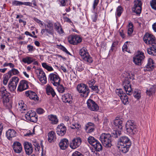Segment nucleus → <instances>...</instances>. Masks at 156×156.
Here are the masks:
<instances>
[{
  "instance_id": "13d9d810",
  "label": "nucleus",
  "mask_w": 156,
  "mask_h": 156,
  "mask_svg": "<svg viewBox=\"0 0 156 156\" xmlns=\"http://www.w3.org/2000/svg\"><path fill=\"white\" fill-rule=\"evenodd\" d=\"M116 94L120 97L121 95L122 96V94H125V93H123V91L122 89H117L116 90Z\"/></svg>"
},
{
  "instance_id": "4d7b16f0",
  "label": "nucleus",
  "mask_w": 156,
  "mask_h": 156,
  "mask_svg": "<svg viewBox=\"0 0 156 156\" xmlns=\"http://www.w3.org/2000/svg\"><path fill=\"white\" fill-rule=\"evenodd\" d=\"M12 5L15 6H20L23 5V2L20 1L15 0L12 2Z\"/></svg>"
},
{
  "instance_id": "09e8293b",
  "label": "nucleus",
  "mask_w": 156,
  "mask_h": 156,
  "mask_svg": "<svg viewBox=\"0 0 156 156\" xmlns=\"http://www.w3.org/2000/svg\"><path fill=\"white\" fill-rule=\"evenodd\" d=\"M84 69V68L81 62H79L77 63V67H76V70L79 71L81 72Z\"/></svg>"
},
{
  "instance_id": "4c0bfd02",
  "label": "nucleus",
  "mask_w": 156,
  "mask_h": 156,
  "mask_svg": "<svg viewBox=\"0 0 156 156\" xmlns=\"http://www.w3.org/2000/svg\"><path fill=\"white\" fill-rule=\"evenodd\" d=\"M19 108H20V112L21 113H25V112L27 109V106L25 105H24L22 101L20 102L19 103Z\"/></svg>"
},
{
  "instance_id": "f03ea898",
  "label": "nucleus",
  "mask_w": 156,
  "mask_h": 156,
  "mask_svg": "<svg viewBox=\"0 0 156 156\" xmlns=\"http://www.w3.org/2000/svg\"><path fill=\"white\" fill-rule=\"evenodd\" d=\"M122 119L117 117L113 122V125L116 129L113 132V136L115 138L118 137L121 134V130L122 129Z\"/></svg>"
},
{
  "instance_id": "b1692460",
  "label": "nucleus",
  "mask_w": 156,
  "mask_h": 156,
  "mask_svg": "<svg viewBox=\"0 0 156 156\" xmlns=\"http://www.w3.org/2000/svg\"><path fill=\"white\" fill-rule=\"evenodd\" d=\"M12 148L14 151L17 153H20L22 150L21 144L19 142H15L12 145Z\"/></svg>"
},
{
  "instance_id": "cd10ccee",
  "label": "nucleus",
  "mask_w": 156,
  "mask_h": 156,
  "mask_svg": "<svg viewBox=\"0 0 156 156\" xmlns=\"http://www.w3.org/2000/svg\"><path fill=\"white\" fill-rule=\"evenodd\" d=\"M69 144L68 140L66 138H64L60 141L59 146L61 149L65 150L68 147Z\"/></svg>"
},
{
  "instance_id": "393cba45",
  "label": "nucleus",
  "mask_w": 156,
  "mask_h": 156,
  "mask_svg": "<svg viewBox=\"0 0 156 156\" xmlns=\"http://www.w3.org/2000/svg\"><path fill=\"white\" fill-rule=\"evenodd\" d=\"M62 99L65 103H68L69 104H71L73 103L72 96L69 93H67L62 95Z\"/></svg>"
},
{
  "instance_id": "de8ad7c7",
  "label": "nucleus",
  "mask_w": 156,
  "mask_h": 156,
  "mask_svg": "<svg viewBox=\"0 0 156 156\" xmlns=\"http://www.w3.org/2000/svg\"><path fill=\"white\" fill-rule=\"evenodd\" d=\"M123 11V9L122 7L121 6H119L116 9V14L118 17H119L121 16L122 13Z\"/></svg>"
},
{
  "instance_id": "6e6d98bb",
  "label": "nucleus",
  "mask_w": 156,
  "mask_h": 156,
  "mask_svg": "<svg viewBox=\"0 0 156 156\" xmlns=\"http://www.w3.org/2000/svg\"><path fill=\"white\" fill-rule=\"evenodd\" d=\"M91 89L94 91L96 92V93H98L99 92V90L98 88V86L97 85L94 86H93L92 87H91Z\"/></svg>"
},
{
  "instance_id": "2f4dec72",
  "label": "nucleus",
  "mask_w": 156,
  "mask_h": 156,
  "mask_svg": "<svg viewBox=\"0 0 156 156\" xmlns=\"http://www.w3.org/2000/svg\"><path fill=\"white\" fill-rule=\"evenodd\" d=\"M94 123L89 122L86 125L85 130L86 132L89 133L93 132L94 130Z\"/></svg>"
},
{
  "instance_id": "aec40b11",
  "label": "nucleus",
  "mask_w": 156,
  "mask_h": 156,
  "mask_svg": "<svg viewBox=\"0 0 156 156\" xmlns=\"http://www.w3.org/2000/svg\"><path fill=\"white\" fill-rule=\"evenodd\" d=\"M23 145L26 154L28 155L31 154L33 152V148L32 144L28 142H25Z\"/></svg>"
},
{
  "instance_id": "e2e57ef3",
  "label": "nucleus",
  "mask_w": 156,
  "mask_h": 156,
  "mask_svg": "<svg viewBox=\"0 0 156 156\" xmlns=\"http://www.w3.org/2000/svg\"><path fill=\"white\" fill-rule=\"evenodd\" d=\"M128 41H126L125 42L123 45L122 47V49L123 51H127V50H128V47L127 46V45L128 44Z\"/></svg>"
},
{
  "instance_id": "ea45409f",
  "label": "nucleus",
  "mask_w": 156,
  "mask_h": 156,
  "mask_svg": "<svg viewBox=\"0 0 156 156\" xmlns=\"http://www.w3.org/2000/svg\"><path fill=\"white\" fill-rule=\"evenodd\" d=\"M128 27L127 34L129 36H130L133 31V23L131 22L129 23Z\"/></svg>"
},
{
  "instance_id": "a878e982",
  "label": "nucleus",
  "mask_w": 156,
  "mask_h": 156,
  "mask_svg": "<svg viewBox=\"0 0 156 156\" xmlns=\"http://www.w3.org/2000/svg\"><path fill=\"white\" fill-rule=\"evenodd\" d=\"M129 143H131L129 137L126 136L120 137L118 141V144H126Z\"/></svg>"
},
{
  "instance_id": "20e7f679",
  "label": "nucleus",
  "mask_w": 156,
  "mask_h": 156,
  "mask_svg": "<svg viewBox=\"0 0 156 156\" xmlns=\"http://www.w3.org/2000/svg\"><path fill=\"white\" fill-rule=\"evenodd\" d=\"M87 141L93 147L96 151H102V146L101 144L94 137L91 136H89L87 138Z\"/></svg>"
},
{
  "instance_id": "c03bdc74",
  "label": "nucleus",
  "mask_w": 156,
  "mask_h": 156,
  "mask_svg": "<svg viewBox=\"0 0 156 156\" xmlns=\"http://www.w3.org/2000/svg\"><path fill=\"white\" fill-rule=\"evenodd\" d=\"M131 91L132 92V93L131 95L133 93V96L135 98H136L137 100L140 99L141 97L140 93L138 91L137 89H135L134 91V93L133 92L132 90Z\"/></svg>"
},
{
  "instance_id": "6ab92c4d",
  "label": "nucleus",
  "mask_w": 156,
  "mask_h": 156,
  "mask_svg": "<svg viewBox=\"0 0 156 156\" xmlns=\"http://www.w3.org/2000/svg\"><path fill=\"white\" fill-rule=\"evenodd\" d=\"M28 87V82L26 80H22L20 82L18 87L17 90L22 92L26 90Z\"/></svg>"
},
{
  "instance_id": "f3484780",
  "label": "nucleus",
  "mask_w": 156,
  "mask_h": 156,
  "mask_svg": "<svg viewBox=\"0 0 156 156\" xmlns=\"http://www.w3.org/2000/svg\"><path fill=\"white\" fill-rule=\"evenodd\" d=\"M87 103L88 108L91 111H97L99 109L98 105L93 100L88 99Z\"/></svg>"
},
{
  "instance_id": "4be33fe9",
  "label": "nucleus",
  "mask_w": 156,
  "mask_h": 156,
  "mask_svg": "<svg viewBox=\"0 0 156 156\" xmlns=\"http://www.w3.org/2000/svg\"><path fill=\"white\" fill-rule=\"evenodd\" d=\"M118 144L119 145L118 147L120 151L123 153H126L129 151L132 143Z\"/></svg>"
},
{
  "instance_id": "6e6552de",
  "label": "nucleus",
  "mask_w": 156,
  "mask_h": 156,
  "mask_svg": "<svg viewBox=\"0 0 156 156\" xmlns=\"http://www.w3.org/2000/svg\"><path fill=\"white\" fill-rule=\"evenodd\" d=\"M48 80L55 86H57L60 83V78L58 75L55 72L49 75Z\"/></svg>"
},
{
  "instance_id": "7ed1b4c3",
  "label": "nucleus",
  "mask_w": 156,
  "mask_h": 156,
  "mask_svg": "<svg viewBox=\"0 0 156 156\" xmlns=\"http://www.w3.org/2000/svg\"><path fill=\"white\" fill-rule=\"evenodd\" d=\"M127 132L131 135H133L136 133L137 131L136 126L133 120L127 121L125 125Z\"/></svg>"
},
{
  "instance_id": "bb28decb",
  "label": "nucleus",
  "mask_w": 156,
  "mask_h": 156,
  "mask_svg": "<svg viewBox=\"0 0 156 156\" xmlns=\"http://www.w3.org/2000/svg\"><path fill=\"white\" fill-rule=\"evenodd\" d=\"M48 120L52 124H56L58 122L57 117L55 115L51 114L47 116Z\"/></svg>"
},
{
  "instance_id": "7c9ffc66",
  "label": "nucleus",
  "mask_w": 156,
  "mask_h": 156,
  "mask_svg": "<svg viewBox=\"0 0 156 156\" xmlns=\"http://www.w3.org/2000/svg\"><path fill=\"white\" fill-rule=\"evenodd\" d=\"M147 53L152 56H156V44L151 45V46L147 49Z\"/></svg>"
},
{
  "instance_id": "5fc2aeb1",
  "label": "nucleus",
  "mask_w": 156,
  "mask_h": 156,
  "mask_svg": "<svg viewBox=\"0 0 156 156\" xmlns=\"http://www.w3.org/2000/svg\"><path fill=\"white\" fill-rule=\"evenodd\" d=\"M95 83V81L94 79H92L91 80L88 81L87 83L90 88L92 87L94 84Z\"/></svg>"
},
{
  "instance_id": "1a4fd4ad",
  "label": "nucleus",
  "mask_w": 156,
  "mask_h": 156,
  "mask_svg": "<svg viewBox=\"0 0 156 156\" xmlns=\"http://www.w3.org/2000/svg\"><path fill=\"white\" fill-rule=\"evenodd\" d=\"M25 117L26 119L33 122H36L38 120L37 115L33 110L28 111L25 115Z\"/></svg>"
},
{
  "instance_id": "5701e85b",
  "label": "nucleus",
  "mask_w": 156,
  "mask_h": 156,
  "mask_svg": "<svg viewBox=\"0 0 156 156\" xmlns=\"http://www.w3.org/2000/svg\"><path fill=\"white\" fill-rule=\"evenodd\" d=\"M4 106L6 108L10 110L12 107V102L10 100L9 96L3 98L2 101Z\"/></svg>"
},
{
  "instance_id": "603ef678",
  "label": "nucleus",
  "mask_w": 156,
  "mask_h": 156,
  "mask_svg": "<svg viewBox=\"0 0 156 156\" xmlns=\"http://www.w3.org/2000/svg\"><path fill=\"white\" fill-rule=\"evenodd\" d=\"M150 4L152 8L156 10V0H151L150 2Z\"/></svg>"
},
{
  "instance_id": "412c9836",
  "label": "nucleus",
  "mask_w": 156,
  "mask_h": 156,
  "mask_svg": "<svg viewBox=\"0 0 156 156\" xmlns=\"http://www.w3.org/2000/svg\"><path fill=\"white\" fill-rule=\"evenodd\" d=\"M25 95L27 97H29L30 99L35 101H38L39 98L35 92L31 90H28L25 91Z\"/></svg>"
},
{
  "instance_id": "79ce46f5",
  "label": "nucleus",
  "mask_w": 156,
  "mask_h": 156,
  "mask_svg": "<svg viewBox=\"0 0 156 156\" xmlns=\"http://www.w3.org/2000/svg\"><path fill=\"white\" fill-rule=\"evenodd\" d=\"M11 76L8 73L5 74L3 77V83L5 85H7L9 79Z\"/></svg>"
},
{
  "instance_id": "680f3d73",
  "label": "nucleus",
  "mask_w": 156,
  "mask_h": 156,
  "mask_svg": "<svg viewBox=\"0 0 156 156\" xmlns=\"http://www.w3.org/2000/svg\"><path fill=\"white\" fill-rule=\"evenodd\" d=\"M72 156H84V155L78 151H76L74 152L72 155Z\"/></svg>"
},
{
  "instance_id": "0e129e2a",
  "label": "nucleus",
  "mask_w": 156,
  "mask_h": 156,
  "mask_svg": "<svg viewBox=\"0 0 156 156\" xmlns=\"http://www.w3.org/2000/svg\"><path fill=\"white\" fill-rule=\"evenodd\" d=\"M72 126H74V127H71L72 129H76L78 130L81 127V126L78 123H75L74 124H72Z\"/></svg>"
},
{
  "instance_id": "58836bf2",
  "label": "nucleus",
  "mask_w": 156,
  "mask_h": 156,
  "mask_svg": "<svg viewBox=\"0 0 156 156\" xmlns=\"http://www.w3.org/2000/svg\"><path fill=\"white\" fill-rule=\"evenodd\" d=\"M54 27L56 30L59 34H62L64 33L63 30L59 24L55 23L54 24Z\"/></svg>"
},
{
  "instance_id": "e433bc0d",
  "label": "nucleus",
  "mask_w": 156,
  "mask_h": 156,
  "mask_svg": "<svg viewBox=\"0 0 156 156\" xmlns=\"http://www.w3.org/2000/svg\"><path fill=\"white\" fill-rule=\"evenodd\" d=\"M120 99L124 105H126L129 104L128 98L126 94H123L122 96L121 95Z\"/></svg>"
},
{
  "instance_id": "2eb2a0df",
  "label": "nucleus",
  "mask_w": 156,
  "mask_h": 156,
  "mask_svg": "<svg viewBox=\"0 0 156 156\" xmlns=\"http://www.w3.org/2000/svg\"><path fill=\"white\" fill-rule=\"evenodd\" d=\"M36 72L40 81L42 83L45 84L47 82V78L44 72L41 69H37Z\"/></svg>"
},
{
  "instance_id": "37998d69",
  "label": "nucleus",
  "mask_w": 156,
  "mask_h": 156,
  "mask_svg": "<svg viewBox=\"0 0 156 156\" xmlns=\"http://www.w3.org/2000/svg\"><path fill=\"white\" fill-rule=\"evenodd\" d=\"M11 76L12 75H17L19 73L18 70L16 69L12 68L7 73Z\"/></svg>"
},
{
  "instance_id": "9b49d317",
  "label": "nucleus",
  "mask_w": 156,
  "mask_h": 156,
  "mask_svg": "<svg viewBox=\"0 0 156 156\" xmlns=\"http://www.w3.org/2000/svg\"><path fill=\"white\" fill-rule=\"evenodd\" d=\"M69 43L73 45H77L82 41V38L78 35L74 34L69 35L68 37Z\"/></svg>"
},
{
  "instance_id": "ddd939ff",
  "label": "nucleus",
  "mask_w": 156,
  "mask_h": 156,
  "mask_svg": "<svg viewBox=\"0 0 156 156\" xmlns=\"http://www.w3.org/2000/svg\"><path fill=\"white\" fill-rule=\"evenodd\" d=\"M19 79L18 77L13 76L9 81L8 87L9 90L11 91H13L16 89L18 83Z\"/></svg>"
},
{
  "instance_id": "9d476101",
  "label": "nucleus",
  "mask_w": 156,
  "mask_h": 156,
  "mask_svg": "<svg viewBox=\"0 0 156 156\" xmlns=\"http://www.w3.org/2000/svg\"><path fill=\"white\" fill-rule=\"evenodd\" d=\"M143 40L145 43L147 44L152 45L154 44H156L154 36L148 33L145 34L143 37Z\"/></svg>"
},
{
  "instance_id": "0eeeda50",
  "label": "nucleus",
  "mask_w": 156,
  "mask_h": 156,
  "mask_svg": "<svg viewBox=\"0 0 156 156\" xmlns=\"http://www.w3.org/2000/svg\"><path fill=\"white\" fill-rule=\"evenodd\" d=\"M78 91L81 94V96L86 98L88 95L90 90L87 85L84 83H81L78 84L77 86Z\"/></svg>"
},
{
  "instance_id": "72a5a7b5",
  "label": "nucleus",
  "mask_w": 156,
  "mask_h": 156,
  "mask_svg": "<svg viewBox=\"0 0 156 156\" xmlns=\"http://www.w3.org/2000/svg\"><path fill=\"white\" fill-rule=\"evenodd\" d=\"M55 135V133L53 131L50 132L48 134V141L51 143L55 141L56 139Z\"/></svg>"
},
{
  "instance_id": "69168bd1",
  "label": "nucleus",
  "mask_w": 156,
  "mask_h": 156,
  "mask_svg": "<svg viewBox=\"0 0 156 156\" xmlns=\"http://www.w3.org/2000/svg\"><path fill=\"white\" fill-rule=\"evenodd\" d=\"M36 112L38 114H41L43 113L45 111L43 109L40 108H37V109Z\"/></svg>"
},
{
  "instance_id": "423d86ee",
  "label": "nucleus",
  "mask_w": 156,
  "mask_h": 156,
  "mask_svg": "<svg viewBox=\"0 0 156 156\" xmlns=\"http://www.w3.org/2000/svg\"><path fill=\"white\" fill-rule=\"evenodd\" d=\"M134 78L133 76H131L129 74L127 77H126L122 82V86L125 90L126 93L128 95H131L132 93V89L130 84L129 79L133 80Z\"/></svg>"
},
{
  "instance_id": "a18cd8bd",
  "label": "nucleus",
  "mask_w": 156,
  "mask_h": 156,
  "mask_svg": "<svg viewBox=\"0 0 156 156\" xmlns=\"http://www.w3.org/2000/svg\"><path fill=\"white\" fill-rule=\"evenodd\" d=\"M33 144L35 147V151L38 152L40 148L39 143L35 140L33 141Z\"/></svg>"
},
{
  "instance_id": "39448f33",
  "label": "nucleus",
  "mask_w": 156,
  "mask_h": 156,
  "mask_svg": "<svg viewBox=\"0 0 156 156\" xmlns=\"http://www.w3.org/2000/svg\"><path fill=\"white\" fill-rule=\"evenodd\" d=\"M79 54L85 62L88 63H91L93 62V59L89 55L85 48L83 47L80 49L79 52Z\"/></svg>"
},
{
  "instance_id": "a19ab883",
  "label": "nucleus",
  "mask_w": 156,
  "mask_h": 156,
  "mask_svg": "<svg viewBox=\"0 0 156 156\" xmlns=\"http://www.w3.org/2000/svg\"><path fill=\"white\" fill-rule=\"evenodd\" d=\"M22 60L24 63H27L28 64L31 63L34 61L33 59L32 58L29 57L23 58Z\"/></svg>"
},
{
  "instance_id": "864d4df0",
  "label": "nucleus",
  "mask_w": 156,
  "mask_h": 156,
  "mask_svg": "<svg viewBox=\"0 0 156 156\" xmlns=\"http://www.w3.org/2000/svg\"><path fill=\"white\" fill-rule=\"evenodd\" d=\"M58 91L60 93H63L65 91V89L62 85H60V84L58 85Z\"/></svg>"
},
{
  "instance_id": "f257e3e1",
  "label": "nucleus",
  "mask_w": 156,
  "mask_h": 156,
  "mask_svg": "<svg viewBox=\"0 0 156 156\" xmlns=\"http://www.w3.org/2000/svg\"><path fill=\"white\" fill-rule=\"evenodd\" d=\"M113 134L112 136L109 133H103L100 136L99 140L103 145L107 148L110 147L112 146Z\"/></svg>"
},
{
  "instance_id": "473e14b6",
  "label": "nucleus",
  "mask_w": 156,
  "mask_h": 156,
  "mask_svg": "<svg viewBox=\"0 0 156 156\" xmlns=\"http://www.w3.org/2000/svg\"><path fill=\"white\" fill-rule=\"evenodd\" d=\"M154 63L153 59L151 58H149L148 60V62L147 65L145 66L146 68L147 69H146L148 71L152 70L154 68Z\"/></svg>"
},
{
  "instance_id": "c85d7f7f",
  "label": "nucleus",
  "mask_w": 156,
  "mask_h": 156,
  "mask_svg": "<svg viewBox=\"0 0 156 156\" xmlns=\"http://www.w3.org/2000/svg\"><path fill=\"white\" fill-rule=\"evenodd\" d=\"M16 133L13 129H9L6 132V136L9 140H11L12 138L16 136Z\"/></svg>"
},
{
  "instance_id": "8fccbe9b",
  "label": "nucleus",
  "mask_w": 156,
  "mask_h": 156,
  "mask_svg": "<svg viewBox=\"0 0 156 156\" xmlns=\"http://www.w3.org/2000/svg\"><path fill=\"white\" fill-rule=\"evenodd\" d=\"M118 43L119 41H114L112 44L111 49H110V51H112L114 50L115 47L117 46Z\"/></svg>"
},
{
  "instance_id": "dca6fc26",
  "label": "nucleus",
  "mask_w": 156,
  "mask_h": 156,
  "mask_svg": "<svg viewBox=\"0 0 156 156\" xmlns=\"http://www.w3.org/2000/svg\"><path fill=\"white\" fill-rule=\"evenodd\" d=\"M82 140L80 138L77 137L74 138L70 142L69 146L72 149H75L78 147L81 144Z\"/></svg>"
},
{
  "instance_id": "f8f14e48",
  "label": "nucleus",
  "mask_w": 156,
  "mask_h": 156,
  "mask_svg": "<svg viewBox=\"0 0 156 156\" xmlns=\"http://www.w3.org/2000/svg\"><path fill=\"white\" fill-rule=\"evenodd\" d=\"M145 58L144 53L139 51L133 58V61L137 65L140 66L143 62Z\"/></svg>"
},
{
  "instance_id": "c9c22d12",
  "label": "nucleus",
  "mask_w": 156,
  "mask_h": 156,
  "mask_svg": "<svg viewBox=\"0 0 156 156\" xmlns=\"http://www.w3.org/2000/svg\"><path fill=\"white\" fill-rule=\"evenodd\" d=\"M47 94L48 95L51 94L52 97H54L56 94L53 89L49 86H48L46 88Z\"/></svg>"
},
{
  "instance_id": "774afa93",
  "label": "nucleus",
  "mask_w": 156,
  "mask_h": 156,
  "mask_svg": "<svg viewBox=\"0 0 156 156\" xmlns=\"http://www.w3.org/2000/svg\"><path fill=\"white\" fill-rule=\"evenodd\" d=\"M99 2V0H94L93 4V8L94 9L98 5Z\"/></svg>"
},
{
  "instance_id": "f704fd0d",
  "label": "nucleus",
  "mask_w": 156,
  "mask_h": 156,
  "mask_svg": "<svg viewBox=\"0 0 156 156\" xmlns=\"http://www.w3.org/2000/svg\"><path fill=\"white\" fill-rule=\"evenodd\" d=\"M155 90L154 86H152L150 88L146 90V93L147 95L150 97L155 93Z\"/></svg>"
},
{
  "instance_id": "3c124183",
  "label": "nucleus",
  "mask_w": 156,
  "mask_h": 156,
  "mask_svg": "<svg viewBox=\"0 0 156 156\" xmlns=\"http://www.w3.org/2000/svg\"><path fill=\"white\" fill-rule=\"evenodd\" d=\"M46 26L48 29L54 33L53 25L52 22L50 21L48 22Z\"/></svg>"
},
{
  "instance_id": "052dcab7",
  "label": "nucleus",
  "mask_w": 156,
  "mask_h": 156,
  "mask_svg": "<svg viewBox=\"0 0 156 156\" xmlns=\"http://www.w3.org/2000/svg\"><path fill=\"white\" fill-rule=\"evenodd\" d=\"M63 19L65 21L70 23L71 25H73V23L72 22L70 19L67 17H64Z\"/></svg>"
},
{
  "instance_id": "4468645a",
  "label": "nucleus",
  "mask_w": 156,
  "mask_h": 156,
  "mask_svg": "<svg viewBox=\"0 0 156 156\" xmlns=\"http://www.w3.org/2000/svg\"><path fill=\"white\" fill-rule=\"evenodd\" d=\"M134 3V5L132 9V11L137 14H139L141 12L142 5L141 2L139 0H135Z\"/></svg>"
},
{
  "instance_id": "bf43d9fd",
  "label": "nucleus",
  "mask_w": 156,
  "mask_h": 156,
  "mask_svg": "<svg viewBox=\"0 0 156 156\" xmlns=\"http://www.w3.org/2000/svg\"><path fill=\"white\" fill-rule=\"evenodd\" d=\"M60 49L63 51L65 52L67 54H68L70 55H72L69 52L67 49L63 46L62 45H61L60 47Z\"/></svg>"
},
{
  "instance_id": "a211bd4d",
  "label": "nucleus",
  "mask_w": 156,
  "mask_h": 156,
  "mask_svg": "<svg viewBox=\"0 0 156 156\" xmlns=\"http://www.w3.org/2000/svg\"><path fill=\"white\" fill-rule=\"evenodd\" d=\"M66 128L63 123L58 125L56 129L57 134L60 136H64L66 133Z\"/></svg>"
},
{
  "instance_id": "c756f323",
  "label": "nucleus",
  "mask_w": 156,
  "mask_h": 156,
  "mask_svg": "<svg viewBox=\"0 0 156 156\" xmlns=\"http://www.w3.org/2000/svg\"><path fill=\"white\" fill-rule=\"evenodd\" d=\"M10 94L7 91L5 87L2 86L0 87V96L2 99L5 98L9 96Z\"/></svg>"
},
{
  "instance_id": "49530a36",
  "label": "nucleus",
  "mask_w": 156,
  "mask_h": 156,
  "mask_svg": "<svg viewBox=\"0 0 156 156\" xmlns=\"http://www.w3.org/2000/svg\"><path fill=\"white\" fill-rule=\"evenodd\" d=\"M42 66L43 68L47 69L48 71H51L54 70L53 68L51 66L48 65L46 63H42Z\"/></svg>"
},
{
  "instance_id": "338daca9",
  "label": "nucleus",
  "mask_w": 156,
  "mask_h": 156,
  "mask_svg": "<svg viewBox=\"0 0 156 156\" xmlns=\"http://www.w3.org/2000/svg\"><path fill=\"white\" fill-rule=\"evenodd\" d=\"M27 48L29 52H32L34 49L33 46L30 45H28Z\"/></svg>"
}]
</instances>
